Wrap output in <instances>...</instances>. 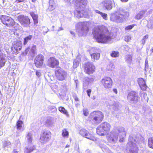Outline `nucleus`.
Wrapping results in <instances>:
<instances>
[{
    "label": "nucleus",
    "instance_id": "46",
    "mask_svg": "<svg viewBox=\"0 0 153 153\" xmlns=\"http://www.w3.org/2000/svg\"><path fill=\"white\" fill-rule=\"evenodd\" d=\"M89 81H88V82H93L94 81V79L92 78H88Z\"/></svg>",
    "mask_w": 153,
    "mask_h": 153
},
{
    "label": "nucleus",
    "instance_id": "32",
    "mask_svg": "<svg viewBox=\"0 0 153 153\" xmlns=\"http://www.w3.org/2000/svg\"><path fill=\"white\" fill-rule=\"evenodd\" d=\"M88 131L85 129L83 128L80 130L79 133L81 135L85 137Z\"/></svg>",
    "mask_w": 153,
    "mask_h": 153
},
{
    "label": "nucleus",
    "instance_id": "61",
    "mask_svg": "<svg viewBox=\"0 0 153 153\" xmlns=\"http://www.w3.org/2000/svg\"><path fill=\"white\" fill-rule=\"evenodd\" d=\"M17 1H19V0H17Z\"/></svg>",
    "mask_w": 153,
    "mask_h": 153
},
{
    "label": "nucleus",
    "instance_id": "6",
    "mask_svg": "<svg viewBox=\"0 0 153 153\" xmlns=\"http://www.w3.org/2000/svg\"><path fill=\"white\" fill-rule=\"evenodd\" d=\"M51 137V132L49 131H45L40 135V142L43 144H45L50 140Z\"/></svg>",
    "mask_w": 153,
    "mask_h": 153
},
{
    "label": "nucleus",
    "instance_id": "5",
    "mask_svg": "<svg viewBox=\"0 0 153 153\" xmlns=\"http://www.w3.org/2000/svg\"><path fill=\"white\" fill-rule=\"evenodd\" d=\"M84 72L86 74L90 75L94 73L96 68L95 66L91 62H87L83 65Z\"/></svg>",
    "mask_w": 153,
    "mask_h": 153
},
{
    "label": "nucleus",
    "instance_id": "3",
    "mask_svg": "<svg viewBox=\"0 0 153 153\" xmlns=\"http://www.w3.org/2000/svg\"><path fill=\"white\" fill-rule=\"evenodd\" d=\"M111 127L109 123L106 122H103L97 128V133L100 136H104L108 133Z\"/></svg>",
    "mask_w": 153,
    "mask_h": 153
},
{
    "label": "nucleus",
    "instance_id": "8",
    "mask_svg": "<svg viewBox=\"0 0 153 153\" xmlns=\"http://www.w3.org/2000/svg\"><path fill=\"white\" fill-rule=\"evenodd\" d=\"M55 74L57 79L60 81L64 80L67 74L66 72L60 67L55 70Z\"/></svg>",
    "mask_w": 153,
    "mask_h": 153
},
{
    "label": "nucleus",
    "instance_id": "21",
    "mask_svg": "<svg viewBox=\"0 0 153 153\" xmlns=\"http://www.w3.org/2000/svg\"><path fill=\"white\" fill-rule=\"evenodd\" d=\"M90 55L91 59H93L94 61L95 60L98 59L100 56V53H90Z\"/></svg>",
    "mask_w": 153,
    "mask_h": 153
},
{
    "label": "nucleus",
    "instance_id": "31",
    "mask_svg": "<svg viewBox=\"0 0 153 153\" xmlns=\"http://www.w3.org/2000/svg\"><path fill=\"white\" fill-rule=\"evenodd\" d=\"M148 146L149 147L153 149V137H150L148 140Z\"/></svg>",
    "mask_w": 153,
    "mask_h": 153
},
{
    "label": "nucleus",
    "instance_id": "12",
    "mask_svg": "<svg viewBox=\"0 0 153 153\" xmlns=\"http://www.w3.org/2000/svg\"><path fill=\"white\" fill-rule=\"evenodd\" d=\"M127 98L131 103H135L137 102L140 98L135 92L131 91L128 94Z\"/></svg>",
    "mask_w": 153,
    "mask_h": 153
},
{
    "label": "nucleus",
    "instance_id": "18",
    "mask_svg": "<svg viewBox=\"0 0 153 153\" xmlns=\"http://www.w3.org/2000/svg\"><path fill=\"white\" fill-rule=\"evenodd\" d=\"M30 14L33 19L34 25H36L38 23V15L35 14L33 12H31Z\"/></svg>",
    "mask_w": 153,
    "mask_h": 153
},
{
    "label": "nucleus",
    "instance_id": "23",
    "mask_svg": "<svg viewBox=\"0 0 153 153\" xmlns=\"http://www.w3.org/2000/svg\"><path fill=\"white\" fill-rule=\"evenodd\" d=\"M6 62L5 59V55L0 56V68L3 67Z\"/></svg>",
    "mask_w": 153,
    "mask_h": 153
},
{
    "label": "nucleus",
    "instance_id": "36",
    "mask_svg": "<svg viewBox=\"0 0 153 153\" xmlns=\"http://www.w3.org/2000/svg\"><path fill=\"white\" fill-rule=\"evenodd\" d=\"M36 50V46L35 45H33L31 49V52L33 53H35Z\"/></svg>",
    "mask_w": 153,
    "mask_h": 153
},
{
    "label": "nucleus",
    "instance_id": "16",
    "mask_svg": "<svg viewBox=\"0 0 153 153\" xmlns=\"http://www.w3.org/2000/svg\"><path fill=\"white\" fill-rule=\"evenodd\" d=\"M138 84L141 89L143 91H146L147 89V86L146 84V81L142 78H139L137 80Z\"/></svg>",
    "mask_w": 153,
    "mask_h": 153
},
{
    "label": "nucleus",
    "instance_id": "51",
    "mask_svg": "<svg viewBox=\"0 0 153 153\" xmlns=\"http://www.w3.org/2000/svg\"><path fill=\"white\" fill-rule=\"evenodd\" d=\"M141 41L142 42V43L144 45L145 43L146 40H145V39H144L143 38L142 39Z\"/></svg>",
    "mask_w": 153,
    "mask_h": 153
},
{
    "label": "nucleus",
    "instance_id": "11",
    "mask_svg": "<svg viewBox=\"0 0 153 153\" xmlns=\"http://www.w3.org/2000/svg\"><path fill=\"white\" fill-rule=\"evenodd\" d=\"M44 60L45 57L42 55H38L34 59L35 65L38 68H41L43 64Z\"/></svg>",
    "mask_w": 153,
    "mask_h": 153
},
{
    "label": "nucleus",
    "instance_id": "1",
    "mask_svg": "<svg viewBox=\"0 0 153 153\" xmlns=\"http://www.w3.org/2000/svg\"><path fill=\"white\" fill-rule=\"evenodd\" d=\"M92 33L94 38L99 43H107L113 39V33L110 31L106 27L103 25L96 26Z\"/></svg>",
    "mask_w": 153,
    "mask_h": 153
},
{
    "label": "nucleus",
    "instance_id": "22",
    "mask_svg": "<svg viewBox=\"0 0 153 153\" xmlns=\"http://www.w3.org/2000/svg\"><path fill=\"white\" fill-rule=\"evenodd\" d=\"M10 17L5 16H2L0 17V19L2 23L5 25L6 23L9 20Z\"/></svg>",
    "mask_w": 153,
    "mask_h": 153
},
{
    "label": "nucleus",
    "instance_id": "56",
    "mask_svg": "<svg viewBox=\"0 0 153 153\" xmlns=\"http://www.w3.org/2000/svg\"><path fill=\"white\" fill-rule=\"evenodd\" d=\"M25 1V0H20V2H24V1Z\"/></svg>",
    "mask_w": 153,
    "mask_h": 153
},
{
    "label": "nucleus",
    "instance_id": "57",
    "mask_svg": "<svg viewBox=\"0 0 153 153\" xmlns=\"http://www.w3.org/2000/svg\"><path fill=\"white\" fill-rule=\"evenodd\" d=\"M19 48H16V51H18V50H19Z\"/></svg>",
    "mask_w": 153,
    "mask_h": 153
},
{
    "label": "nucleus",
    "instance_id": "24",
    "mask_svg": "<svg viewBox=\"0 0 153 153\" xmlns=\"http://www.w3.org/2000/svg\"><path fill=\"white\" fill-rule=\"evenodd\" d=\"M26 137L27 139V142L28 144H30L32 143L33 138L32 137V134L31 133L28 132L26 136Z\"/></svg>",
    "mask_w": 153,
    "mask_h": 153
},
{
    "label": "nucleus",
    "instance_id": "60",
    "mask_svg": "<svg viewBox=\"0 0 153 153\" xmlns=\"http://www.w3.org/2000/svg\"><path fill=\"white\" fill-rule=\"evenodd\" d=\"M111 65L112 66H113V65H113V64H111Z\"/></svg>",
    "mask_w": 153,
    "mask_h": 153
},
{
    "label": "nucleus",
    "instance_id": "49",
    "mask_svg": "<svg viewBox=\"0 0 153 153\" xmlns=\"http://www.w3.org/2000/svg\"><path fill=\"white\" fill-rule=\"evenodd\" d=\"M113 91L116 94H117V89L114 88L113 89Z\"/></svg>",
    "mask_w": 153,
    "mask_h": 153
},
{
    "label": "nucleus",
    "instance_id": "10",
    "mask_svg": "<svg viewBox=\"0 0 153 153\" xmlns=\"http://www.w3.org/2000/svg\"><path fill=\"white\" fill-rule=\"evenodd\" d=\"M47 64L49 67L54 68L59 65V62L56 58L51 57L48 59L47 61Z\"/></svg>",
    "mask_w": 153,
    "mask_h": 153
},
{
    "label": "nucleus",
    "instance_id": "35",
    "mask_svg": "<svg viewBox=\"0 0 153 153\" xmlns=\"http://www.w3.org/2000/svg\"><path fill=\"white\" fill-rule=\"evenodd\" d=\"M136 25L135 24H133L131 25H128L125 28V30H128L131 29L134 26H135Z\"/></svg>",
    "mask_w": 153,
    "mask_h": 153
},
{
    "label": "nucleus",
    "instance_id": "19",
    "mask_svg": "<svg viewBox=\"0 0 153 153\" xmlns=\"http://www.w3.org/2000/svg\"><path fill=\"white\" fill-rule=\"evenodd\" d=\"M49 4L48 10L50 11L53 10L55 9V4L54 1L53 0H50Z\"/></svg>",
    "mask_w": 153,
    "mask_h": 153
},
{
    "label": "nucleus",
    "instance_id": "45",
    "mask_svg": "<svg viewBox=\"0 0 153 153\" xmlns=\"http://www.w3.org/2000/svg\"><path fill=\"white\" fill-rule=\"evenodd\" d=\"M36 75L38 77H39L41 75V73L38 71H36Z\"/></svg>",
    "mask_w": 153,
    "mask_h": 153
},
{
    "label": "nucleus",
    "instance_id": "41",
    "mask_svg": "<svg viewBox=\"0 0 153 153\" xmlns=\"http://www.w3.org/2000/svg\"><path fill=\"white\" fill-rule=\"evenodd\" d=\"M88 95V97H90L91 93V89H88L86 91Z\"/></svg>",
    "mask_w": 153,
    "mask_h": 153
},
{
    "label": "nucleus",
    "instance_id": "55",
    "mask_svg": "<svg viewBox=\"0 0 153 153\" xmlns=\"http://www.w3.org/2000/svg\"><path fill=\"white\" fill-rule=\"evenodd\" d=\"M93 48H92L91 50H88V51L89 52H91V51H93Z\"/></svg>",
    "mask_w": 153,
    "mask_h": 153
},
{
    "label": "nucleus",
    "instance_id": "54",
    "mask_svg": "<svg viewBox=\"0 0 153 153\" xmlns=\"http://www.w3.org/2000/svg\"><path fill=\"white\" fill-rule=\"evenodd\" d=\"M13 153H18V152L16 151V150H14Z\"/></svg>",
    "mask_w": 153,
    "mask_h": 153
},
{
    "label": "nucleus",
    "instance_id": "43",
    "mask_svg": "<svg viewBox=\"0 0 153 153\" xmlns=\"http://www.w3.org/2000/svg\"><path fill=\"white\" fill-rule=\"evenodd\" d=\"M83 113L85 116H87L88 114V112L87 110H84Z\"/></svg>",
    "mask_w": 153,
    "mask_h": 153
},
{
    "label": "nucleus",
    "instance_id": "25",
    "mask_svg": "<svg viewBox=\"0 0 153 153\" xmlns=\"http://www.w3.org/2000/svg\"><path fill=\"white\" fill-rule=\"evenodd\" d=\"M58 110L61 113L66 115L67 116H69V114L67 111L64 107L60 106L58 108Z\"/></svg>",
    "mask_w": 153,
    "mask_h": 153
},
{
    "label": "nucleus",
    "instance_id": "53",
    "mask_svg": "<svg viewBox=\"0 0 153 153\" xmlns=\"http://www.w3.org/2000/svg\"><path fill=\"white\" fill-rule=\"evenodd\" d=\"M122 1L123 2H126L128 1V0H120Z\"/></svg>",
    "mask_w": 153,
    "mask_h": 153
},
{
    "label": "nucleus",
    "instance_id": "42",
    "mask_svg": "<svg viewBox=\"0 0 153 153\" xmlns=\"http://www.w3.org/2000/svg\"><path fill=\"white\" fill-rule=\"evenodd\" d=\"M73 97L74 98L75 101H79V99L78 97L76 95L74 96H73Z\"/></svg>",
    "mask_w": 153,
    "mask_h": 153
},
{
    "label": "nucleus",
    "instance_id": "4",
    "mask_svg": "<svg viewBox=\"0 0 153 153\" xmlns=\"http://www.w3.org/2000/svg\"><path fill=\"white\" fill-rule=\"evenodd\" d=\"M87 2V0H75L74 3V6L75 8L74 14L80 15L81 13L84 11L83 9L86 5Z\"/></svg>",
    "mask_w": 153,
    "mask_h": 153
},
{
    "label": "nucleus",
    "instance_id": "17",
    "mask_svg": "<svg viewBox=\"0 0 153 153\" xmlns=\"http://www.w3.org/2000/svg\"><path fill=\"white\" fill-rule=\"evenodd\" d=\"M85 137L92 141H96L97 138L96 137L94 134L92 132L88 131Z\"/></svg>",
    "mask_w": 153,
    "mask_h": 153
},
{
    "label": "nucleus",
    "instance_id": "2",
    "mask_svg": "<svg viewBox=\"0 0 153 153\" xmlns=\"http://www.w3.org/2000/svg\"><path fill=\"white\" fill-rule=\"evenodd\" d=\"M104 114L100 111H95L91 113L88 117V120L91 122L100 123L104 118Z\"/></svg>",
    "mask_w": 153,
    "mask_h": 153
},
{
    "label": "nucleus",
    "instance_id": "50",
    "mask_svg": "<svg viewBox=\"0 0 153 153\" xmlns=\"http://www.w3.org/2000/svg\"><path fill=\"white\" fill-rule=\"evenodd\" d=\"M17 128L18 129L19 128V120L17 122Z\"/></svg>",
    "mask_w": 153,
    "mask_h": 153
},
{
    "label": "nucleus",
    "instance_id": "52",
    "mask_svg": "<svg viewBox=\"0 0 153 153\" xmlns=\"http://www.w3.org/2000/svg\"><path fill=\"white\" fill-rule=\"evenodd\" d=\"M145 66H148V61L147 60L145 61Z\"/></svg>",
    "mask_w": 153,
    "mask_h": 153
},
{
    "label": "nucleus",
    "instance_id": "29",
    "mask_svg": "<svg viewBox=\"0 0 153 153\" xmlns=\"http://www.w3.org/2000/svg\"><path fill=\"white\" fill-rule=\"evenodd\" d=\"M120 53L118 51H112L110 54L111 56L113 58L118 57Z\"/></svg>",
    "mask_w": 153,
    "mask_h": 153
},
{
    "label": "nucleus",
    "instance_id": "48",
    "mask_svg": "<svg viewBox=\"0 0 153 153\" xmlns=\"http://www.w3.org/2000/svg\"><path fill=\"white\" fill-rule=\"evenodd\" d=\"M95 11L97 13L100 14V15L102 13V12H100V11L98 10H96Z\"/></svg>",
    "mask_w": 153,
    "mask_h": 153
},
{
    "label": "nucleus",
    "instance_id": "27",
    "mask_svg": "<svg viewBox=\"0 0 153 153\" xmlns=\"http://www.w3.org/2000/svg\"><path fill=\"white\" fill-rule=\"evenodd\" d=\"M62 137L64 138H68L69 137V132L66 128L62 130Z\"/></svg>",
    "mask_w": 153,
    "mask_h": 153
},
{
    "label": "nucleus",
    "instance_id": "7",
    "mask_svg": "<svg viewBox=\"0 0 153 153\" xmlns=\"http://www.w3.org/2000/svg\"><path fill=\"white\" fill-rule=\"evenodd\" d=\"M100 83L104 88L106 89L111 88L113 85L112 80L109 77H104L101 79Z\"/></svg>",
    "mask_w": 153,
    "mask_h": 153
},
{
    "label": "nucleus",
    "instance_id": "26",
    "mask_svg": "<svg viewBox=\"0 0 153 153\" xmlns=\"http://www.w3.org/2000/svg\"><path fill=\"white\" fill-rule=\"evenodd\" d=\"M8 21L6 23L5 25L8 27L13 26L14 25L15 23V22L14 20L11 18L10 17Z\"/></svg>",
    "mask_w": 153,
    "mask_h": 153
},
{
    "label": "nucleus",
    "instance_id": "14",
    "mask_svg": "<svg viewBox=\"0 0 153 153\" xmlns=\"http://www.w3.org/2000/svg\"><path fill=\"white\" fill-rule=\"evenodd\" d=\"M20 23L23 27H27L30 24V20L26 16L20 15Z\"/></svg>",
    "mask_w": 153,
    "mask_h": 153
},
{
    "label": "nucleus",
    "instance_id": "9",
    "mask_svg": "<svg viewBox=\"0 0 153 153\" xmlns=\"http://www.w3.org/2000/svg\"><path fill=\"white\" fill-rule=\"evenodd\" d=\"M116 18L117 20L125 18L129 16L128 12L124 10H120L115 12Z\"/></svg>",
    "mask_w": 153,
    "mask_h": 153
},
{
    "label": "nucleus",
    "instance_id": "59",
    "mask_svg": "<svg viewBox=\"0 0 153 153\" xmlns=\"http://www.w3.org/2000/svg\"><path fill=\"white\" fill-rule=\"evenodd\" d=\"M151 51L153 53V47L152 48Z\"/></svg>",
    "mask_w": 153,
    "mask_h": 153
},
{
    "label": "nucleus",
    "instance_id": "34",
    "mask_svg": "<svg viewBox=\"0 0 153 153\" xmlns=\"http://www.w3.org/2000/svg\"><path fill=\"white\" fill-rule=\"evenodd\" d=\"M11 146V143L9 141H4V142L3 146L4 148L5 147H10Z\"/></svg>",
    "mask_w": 153,
    "mask_h": 153
},
{
    "label": "nucleus",
    "instance_id": "39",
    "mask_svg": "<svg viewBox=\"0 0 153 153\" xmlns=\"http://www.w3.org/2000/svg\"><path fill=\"white\" fill-rule=\"evenodd\" d=\"M20 130L23 131L24 129V125H23L22 126V124H23V122L22 121L20 120Z\"/></svg>",
    "mask_w": 153,
    "mask_h": 153
},
{
    "label": "nucleus",
    "instance_id": "38",
    "mask_svg": "<svg viewBox=\"0 0 153 153\" xmlns=\"http://www.w3.org/2000/svg\"><path fill=\"white\" fill-rule=\"evenodd\" d=\"M131 40V37L130 36H126L124 38V40L127 42H129Z\"/></svg>",
    "mask_w": 153,
    "mask_h": 153
},
{
    "label": "nucleus",
    "instance_id": "58",
    "mask_svg": "<svg viewBox=\"0 0 153 153\" xmlns=\"http://www.w3.org/2000/svg\"><path fill=\"white\" fill-rule=\"evenodd\" d=\"M36 1V0H32V2H35Z\"/></svg>",
    "mask_w": 153,
    "mask_h": 153
},
{
    "label": "nucleus",
    "instance_id": "15",
    "mask_svg": "<svg viewBox=\"0 0 153 153\" xmlns=\"http://www.w3.org/2000/svg\"><path fill=\"white\" fill-rule=\"evenodd\" d=\"M114 2V0H104L102 2V4L104 8L108 10H110L112 8Z\"/></svg>",
    "mask_w": 153,
    "mask_h": 153
},
{
    "label": "nucleus",
    "instance_id": "20",
    "mask_svg": "<svg viewBox=\"0 0 153 153\" xmlns=\"http://www.w3.org/2000/svg\"><path fill=\"white\" fill-rule=\"evenodd\" d=\"M117 135L116 134H112L108 137V139L111 142H114L117 140Z\"/></svg>",
    "mask_w": 153,
    "mask_h": 153
},
{
    "label": "nucleus",
    "instance_id": "28",
    "mask_svg": "<svg viewBox=\"0 0 153 153\" xmlns=\"http://www.w3.org/2000/svg\"><path fill=\"white\" fill-rule=\"evenodd\" d=\"M33 38V36L31 35H29L28 36L26 37L24 39L23 44L25 45L28 42L30 41Z\"/></svg>",
    "mask_w": 153,
    "mask_h": 153
},
{
    "label": "nucleus",
    "instance_id": "44",
    "mask_svg": "<svg viewBox=\"0 0 153 153\" xmlns=\"http://www.w3.org/2000/svg\"><path fill=\"white\" fill-rule=\"evenodd\" d=\"M142 16L139 14H137L136 16L137 18L138 19H141L142 18Z\"/></svg>",
    "mask_w": 153,
    "mask_h": 153
},
{
    "label": "nucleus",
    "instance_id": "40",
    "mask_svg": "<svg viewBox=\"0 0 153 153\" xmlns=\"http://www.w3.org/2000/svg\"><path fill=\"white\" fill-rule=\"evenodd\" d=\"M82 25H83V27H82L81 30L82 31H83L84 30L83 28H85L86 31H88L89 30V28H88V26L86 25H85L84 24H83Z\"/></svg>",
    "mask_w": 153,
    "mask_h": 153
},
{
    "label": "nucleus",
    "instance_id": "33",
    "mask_svg": "<svg viewBox=\"0 0 153 153\" xmlns=\"http://www.w3.org/2000/svg\"><path fill=\"white\" fill-rule=\"evenodd\" d=\"M35 149V147L33 145L32 146H28L26 148L27 152H30L33 151Z\"/></svg>",
    "mask_w": 153,
    "mask_h": 153
},
{
    "label": "nucleus",
    "instance_id": "13",
    "mask_svg": "<svg viewBox=\"0 0 153 153\" xmlns=\"http://www.w3.org/2000/svg\"><path fill=\"white\" fill-rule=\"evenodd\" d=\"M129 153H138V148L135 143L130 141L127 143V147Z\"/></svg>",
    "mask_w": 153,
    "mask_h": 153
},
{
    "label": "nucleus",
    "instance_id": "47",
    "mask_svg": "<svg viewBox=\"0 0 153 153\" xmlns=\"http://www.w3.org/2000/svg\"><path fill=\"white\" fill-rule=\"evenodd\" d=\"M148 37H149V36L147 34L145 36L143 37V39H145V40L146 39H148Z\"/></svg>",
    "mask_w": 153,
    "mask_h": 153
},
{
    "label": "nucleus",
    "instance_id": "30",
    "mask_svg": "<svg viewBox=\"0 0 153 153\" xmlns=\"http://www.w3.org/2000/svg\"><path fill=\"white\" fill-rule=\"evenodd\" d=\"M80 60L77 59H75L74 61L73 65V67L75 69L79 66V64Z\"/></svg>",
    "mask_w": 153,
    "mask_h": 153
},
{
    "label": "nucleus",
    "instance_id": "37",
    "mask_svg": "<svg viewBox=\"0 0 153 153\" xmlns=\"http://www.w3.org/2000/svg\"><path fill=\"white\" fill-rule=\"evenodd\" d=\"M100 15L103 19L105 20H107V14L102 12Z\"/></svg>",
    "mask_w": 153,
    "mask_h": 153
}]
</instances>
